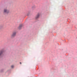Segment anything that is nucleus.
Returning <instances> with one entry per match:
<instances>
[{
	"label": "nucleus",
	"mask_w": 77,
	"mask_h": 77,
	"mask_svg": "<svg viewBox=\"0 0 77 77\" xmlns=\"http://www.w3.org/2000/svg\"><path fill=\"white\" fill-rule=\"evenodd\" d=\"M1 28V26H0V28Z\"/></svg>",
	"instance_id": "nucleus-8"
},
{
	"label": "nucleus",
	"mask_w": 77,
	"mask_h": 77,
	"mask_svg": "<svg viewBox=\"0 0 77 77\" xmlns=\"http://www.w3.org/2000/svg\"><path fill=\"white\" fill-rule=\"evenodd\" d=\"M2 54H3V51H0V56H2Z\"/></svg>",
	"instance_id": "nucleus-5"
},
{
	"label": "nucleus",
	"mask_w": 77,
	"mask_h": 77,
	"mask_svg": "<svg viewBox=\"0 0 77 77\" xmlns=\"http://www.w3.org/2000/svg\"><path fill=\"white\" fill-rule=\"evenodd\" d=\"M21 27H22V25H20L19 27L18 28V29H19L20 30V29H21Z\"/></svg>",
	"instance_id": "nucleus-3"
},
{
	"label": "nucleus",
	"mask_w": 77,
	"mask_h": 77,
	"mask_svg": "<svg viewBox=\"0 0 77 77\" xmlns=\"http://www.w3.org/2000/svg\"><path fill=\"white\" fill-rule=\"evenodd\" d=\"M39 17V14H38L36 15V16L35 17L36 19H37V18H38Z\"/></svg>",
	"instance_id": "nucleus-4"
},
{
	"label": "nucleus",
	"mask_w": 77,
	"mask_h": 77,
	"mask_svg": "<svg viewBox=\"0 0 77 77\" xmlns=\"http://www.w3.org/2000/svg\"><path fill=\"white\" fill-rule=\"evenodd\" d=\"M15 35H16V32H13L12 34L11 35V37L12 38H14L15 36Z\"/></svg>",
	"instance_id": "nucleus-2"
},
{
	"label": "nucleus",
	"mask_w": 77,
	"mask_h": 77,
	"mask_svg": "<svg viewBox=\"0 0 77 77\" xmlns=\"http://www.w3.org/2000/svg\"><path fill=\"white\" fill-rule=\"evenodd\" d=\"M20 64H21V63L20 62Z\"/></svg>",
	"instance_id": "nucleus-7"
},
{
	"label": "nucleus",
	"mask_w": 77,
	"mask_h": 77,
	"mask_svg": "<svg viewBox=\"0 0 77 77\" xmlns=\"http://www.w3.org/2000/svg\"><path fill=\"white\" fill-rule=\"evenodd\" d=\"M11 67L13 68H14V66L13 65H12L11 66Z\"/></svg>",
	"instance_id": "nucleus-6"
},
{
	"label": "nucleus",
	"mask_w": 77,
	"mask_h": 77,
	"mask_svg": "<svg viewBox=\"0 0 77 77\" xmlns=\"http://www.w3.org/2000/svg\"><path fill=\"white\" fill-rule=\"evenodd\" d=\"M9 10L7 8H5L4 9V14H9Z\"/></svg>",
	"instance_id": "nucleus-1"
}]
</instances>
